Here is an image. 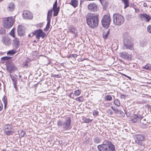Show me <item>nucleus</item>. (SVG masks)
Listing matches in <instances>:
<instances>
[{"mask_svg": "<svg viewBox=\"0 0 151 151\" xmlns=\"http://www.w3.org/2000/svg\"><path fill=\"white\" fill-rule=\"evenodd\" d=\"M87 24L90 27L93 28L98 26V16L97 14L88 13L86 16Z\"/></svg>", "mask_w": 151, "mask_h": 151, "instance_id": "f257e3e1", "label": "nucleus"}, {"mask_svg": "<svg viewBox=\"0 0 151 151\" xmlns=\"http://www.w3.org/2000/svg\"><path fill=\"white\" fill-rule=\"evenodd\" d=\"M97 148L99 151H115V146L111 142L108 140L104 141L101 145H98Z\"/></svg>", "mask_w": 151, "mask_h": 151, "instance_id": "f03ea898", "label": "nucleus"}, {"mask_svg": "<svg viewBox=\"0 0 151 151\" xmlns=\"http://www.w3.org/2000/svg\"><path fill=\"white\" fill-rule=\"evenodd\" d=\"M124 39V45L123 48L124 49L132 50L133 45L131 41V38L129 34L127 33H124L123 34Z\"/></svg>", "mask_w": 151, "mask_h": 151, "instance_id": "7ed1b4c3", "label": "nucleus"}, {"mask_svg": "<svg viewBox=\"0 0 151 151\" xmlns=\"http://www.w3.org/2000/svg\"><path fill=\"white\" fill-rule=\"evenodd\" d=\"M57 124L58 127L62 128L64 130H68L71 128V119L70 118L68 117L64 122L59 120L57 122Z\"/></svg>", "mask_w": 151, "mask_h": 151, "instance_id": "20e7f679", "label": "nucleus"}, {"mask_svg": "<svg viewBox=\"0 0 151 151\" xmlns=\"http://www.w3.org/2000/svg\"><path fill=\"white\" fill-rule=\"evenodd\" d=\"M113 22L116 25L120 26L124 22V17L119 14H115L113 15Z\"/></svg>", "mask_w": 151, "mask_h": 151, "instance_id": "39448f33", "label": "nucleus"}, {"mask_svg": "<svg viewBox=\"0 0 151 151\" xmlns=\"http://www.w3.org/2000/svg\"><path fill=\"white\" fill-rule=\"evenodd\" d=\"M3 21L4 27L6 29H9L13 26L14 19L12 17H7L4 18Z\"/></svg>", "mask_w": 151, "mask_h": 151, "instance_id": "423d86ee", "label": "nucleus"}, {"mask_svg": "<svg viewBox=\"0 0 151 151\" xmlns=\"http://www.w3.org/2000/svg\"><path fill=\"white\" fill-rule=\"evenodd\" d=\"M111 22L110 16L109 14L104 15L101 20V24L102 26L104 28H108L110 25Z\"/></svg>", "mask_w": 151, "mask_h": 151, "instance_id": "0eeeda50", "label": "nucleus"}, {"mask_svg": "<svg viewBox=\"0 0 151 151\" xmlns=\"http://www.w3.org/2000/svg\"><path fill=\"white\" fill-rule=\"evenodd\" d=\"M32 36L36 35V37L38 40H39L40 37L43 38L46 35V34L41 29L35 30L32 33Z\"/></svg>", "mask_w": 151, "mask_h": 151, "instance_id": "6e6552de", "label": "nucleus"}, {"mask_svg": "<svg viewBox=\"0 0 151 151\" xmlns=\"http://www.w3.org/2000/svg\"><path fill=\"white\" fill-rule=\"evenodd\" d=\"M145 137L143 134H138L136 135V137L135 138V142L141 146L142 145L143 143L141 141L144 140Z\"/></svg>", "mask_w": 151, "mask_h": 151, "instance_id": "1a4fd4ad", "label": "nucleus"}, {"mask_svg": "<svg viewBox=\"0 0 151 151\" xmlns=\"http://www.w3.org/2000/svg\"><path fill=\"white\" fill-rule=\"evenodd\" d=\"M12 127L10 124H6L4 125V130L5 134L7 135H10L12 134Z\"/></svg>", "mask_w": 151, "mask_h": 151, "instance_id": "9d476101", "label": "nucleus"}, {"mask_svg": "<svg viewBox=\"0 0 151 151\" xmlns=\"http://www.w3.org/2000/svg\"><path fill=\"white\" fill-rule=\"evenodd\" d=\"M87 8L90 11L94 12H96L98 9L97 5L94 2H92L89 4Z\"/></svg>", "mask_w": 151, "mask_h": 151, "instance_id": "9b49d317", "label": "nucleus"}, {"mask_svg": "<svg viewBox=\"0 0 151 151\" xmlns=\"http://www.w3.org/2000/svg\"><path fill=\"white\" fill-rule=\"evenodd\" d=\"M139 17L142 20L149 22L151 19V17L150 15L147 14L145 13L140 14Z\"/></svg>", "mask_w": 151, "mask_h": 151, "instance_id": "f8f14e48", "label": "nucleus"}, {"mask_svg": "<svg viewBox=\"0 0 151 151\" xmlns=\"http://www.w3.org/2000/svg\"><path fill=\"white\" fill-rule=\"evenodd\" d=\"M23 17L25 19H29L32 18V14L29 11L24 10L23 11Z\"/></svg>", "mask_w": 151, "mask_h": 151, "instance_id": "ddd939ff", "label": "nucleus"}, {"mask_svg": "<svg viewBox=\"0 0 151 151\" xmlns=\"http://www.w3.org/2000/svg\"><path fill=\"white\" fill-rule=\"evenodd\" d=\"M2 38L3 42L5 45H9L11 43V40L8 36H3Z\"/></svg>", "mask_w": 151, "mask_h": 151, "instance_id": "4468645a", "label": "nucleus"}, {"mask_svg": "<svg viewBox=\"0 0 151 151\" xmlns=\"http://www.w3.org/2000/svg\"><path fill=\"white\" fill-rule=\"evenodd\" d=\"M142 118V116L139 114H135L134 115L132 120L134 122H138L140 121Z\"/></svg>", "mask_w": 151, "mask_h": 151, "instance_id": "2eb2a0df", "label": "nucleus"}, {"mask_svg": "<svg viewBox=\"0 0 151 151\" xmlns=\"http://www.w3.org/2000/svg\"><path fill=\"white\" fill-rule=\"evenodd\" d=\"M17 32L18 34L20 37L24 35V28L21 25H19L18 27Z\"/></svg>", "mask_w": 151, "mask_h": 151, "instance_id": "dca6fc26", "label": "nucleus"}, {"mask_svg": "<svg viewBox=\"0 0 151 151\" xmlns=\"http://www.w3.org/2000/svg\"><path fill=\"white\" fill-rule=\"evenodd\" d=\"M119 55L122 58L124 59H129L131 58L130 55L128 54L127 53L125 52L120 53Z\"/></svg>", "mask_w": 151, "mask_h": 151, "instance_id": "f3484780", "label": "nucleus"}, {"mask_svg": "<svg viewBox=\"0 0 151 151\" xmlns=\"http://www.w3.org/2000/svg\"><path fill=\"white\" fill-rule=\"evenodd\" d=\"M15 8V5L13 2H11L8 4L6 9L9 12H12L14 11Z\"/></svg>", "mask_w": 151, "mask_h": 151, "instance_id": "a211bd4d", "label": "nucleus"}, {"mask_svg": "<svg viewBox=\"0 0 151 151\" xmlns=\"http://www.w3.org/2000/svg\"><path fill=\"white\" fill-rule=\"evenodd\" d=\"M69 29L70 32L74 34L75 35V37L76 36L78 32L76 28L73 26H71Z\"/></svg>", "mask_w": 151, "mask_h": 151, "instance_id": "6ab92c4d", "label": "nucleus"}, {"mask_svg": "<svg viewBox=\"0 0 151 151\" xmlns=\"http://www.w3.org/2000/svg\"><path fill=\"white\" fill-rule=\"evenodd\" d=\"M69 4L74 8H76L78 6V1L77 0H71Z\"/></svg>", "mask_w": 151, "mask_h": 151, "instance_id": "aec40b11", "label": "nucleus"}, {"mask_svg": "<svg viewBox=\"0 0 151 151\" xmlns=\"http://www.w3.org/2000/svg\"><path fill=\"white\" fill-rule=\"evenodd\" d=\"M14 39L13 40V43L14 45L16 47H19L20 44V42L19 39L17 37H15Z\"/></svg>", "mask_w": 151, "mask_h": 151, "instance_id": "412c9836", "label": "nucleus"}, {"mask_svg": "<svg viewBox=\"0 0 151 151\" xmlns=\"http://www.w3.org/2000/svg\"><path fill=\"white\" fill-rule=\"evenodd\" d=\"M53 9L54 12L53 15L54 16H57L58 15L59 12L60 10V7H58V8H54Z\"/></svg>", "mask_w": 151, "mask_h": 151, "instance_id": "4be33fe9", "label": "nucleus"}, {"mask_svg": "<svg viewBox=\"0 0 151 151\" xmlns=\"http://www.w3.org/2000/svg\"><path fill=\"white\" fill-rule=\"evenodd\" d=\"M2 101L4 104V108L5 109L6 108V106L7 104V97L6 96L4 95L2 99Z\"/></svg>", "mask_w": 151, "mask_h": 151, "instance_id": "5701e85b", "label": "nucleus"}, {"mask_svg": "<svg viewBox=\"0 0 151 151\" xmlns=\"http://www.w3.org/2000/svg\"><path fill=\"white\" fill-rule=\"evenodd\" d=\"M142 68L144 69L151 70V64H147L146 65L142 67Z\"/></svg>", "mask_w": 151, "mask_h": 151, "instance_id": "b1692460", "label": "nucleus"}, {"mask_svg": "<svg viewBox=\"0 0 151 151\" xmlns=\"http://www.w3.org/2000/svg\"><path fill=\"white\" fill-rule=\"evenodd\" d=\"M122 2L124 4V9L126 8L129 6V1L128 0H122Z\"/></svg>", "mask_w": 151, "mask_h": 151, "instance_id": "393cba45", "label": "nucleus"}, {"mask_svg": "<svg viewBox=\"0 0 151 151\" xmlns=\"http://www.w3.org/2000/svg\"><path fill=\"white\" fill-rule=\"evenodd\" d=\"M93 141L95 143L98 144L101 142V139L99 137H95L93 139Z\"/></svg>", "mask_w": 151, "mask_h": 151, "instance_id": "a878e982", "label": "nucleus"}, {"mask_svg": "<svg viewBox=\"0 0 151 151\" xmlns=\"http://www.w3.org/2000/svg\"><path fill=\"white\" fill-rule=\"evenodd\" d=\"M109 30H108L106 32H104L103 34V38L104 39H106L107 38V37L109 35Z\"/></svg>", "mask_w": 151, "mask_h": 151, "instance_id": "bb28decb", "label": "nucleus"}, {"mask_svg": "<svg viewBox=\"0 0 151 151\" xmlns=\"http://www.w3.org/2000/svg\"><path fill=\"white\" fill-rule=\"evenodd\" d=\"M16 51L14 50H12L9 51L7 53L8 55H13L16 53Z\"/></svg>", "mask_w": 151, "mask_h": 151, "instance_id": "cd10ccee", "label": "nucleus"}, {"mask_svg": "<svg viewBox=\"0 0 151 151\" xmlns=\"http://www.w3.org/2000/svg\"><path fill=\"white\" fill-rule=\"evenodd\" d=\"M19 135L20 137H24L25 134V133L24 131L20 130V131L19 132Z\"/></svg>", "mask_w": 151, "mask_h": 151, "instance_id": "c85d7f7f", "label": "nucleus"}, {"mask_svg": "<svg viewBox=\"0 0 151 151\" xmlns=\"http://www.w3.org/2000/svg\"><path fill=\"white\" fill-rule=\"evenodd\" d=\"M6 33V31L5 29L3 27L0 28V34L4 35Z\"/></svg>", "mask_w": 151, "mask_h": 151, "instance_id": "c756f323", "label": "nucleus"}, {"mask_svg": "<svg viewBox=\"0 0 151 151\" xmlns=\"http://www.w3.org/2000/svg\"><path fill=\"white\" fill-rule=\"evenodd\" d=\"M114 104L116 106H119L120 105V101L118 99H115L114 101Z\"/></svg>", "mask_w": 151, "mask_h": 151, "instance_id": "7c9ffc66", "label": "nucleus"}, {"mask_svg": "<svg viewBox=\"0 0 151 151\" xmlns=\"http://www.w3.org/2000/svg\"><path fill=\"white\" fill-rule=\"evenodd\" d=\"M83 121L84 122L89 123L90 122H91V120L90 119H87L86 118H83L82 119Z\"/></svg>", "mask_w": 151, "mask_h": 151, "instance_id": "2f4dec72", "label": "nucleus"}, {"mask_svg": "<svg viewBox=\"0 0 151 151\" xmlns=\"http://www.w3.org/2000/svg\"><path fill=\"white\" fill-rule=\"evenodd\" d=\"M50 22H47V24L46 27L44 29V30L45 31H47L49 29L50 27Z\"/></svg>", "mask_w": 151, "mask_h": 151, "instance_id": "473e14b6", "label": "nucleus"}, {"mask_svg": "<svg viewBox=\"0 0 151 151\" xmlns=\"http://www.w3.org/2000/svg\"><path fill=\"white\" fill-rule=\"evenodd\" d=\"M81 90H77L75 91L74 94L76 96H78L81 94Z\"/></svg>", "mask_w": 151, "mask_h": 151, "instance_id": "72a5a7b5", "label": "nucleus"}, {"mask_svg": "<svg viewBox=\"0 0 151 151\" xmlns=\"http://www.w3.org/2000/svg\"><path fill=\"white\" fill-rule=\"evenodd\" d=\"M10 34L14 38L15 37L14 35V29H12L10 33Z\"/></svg>", "mask_w": 151, "mask_h": 151, "instance_id": "f704fd0d", "label": "nucleus"}, {"mask_svg": "<svg viewBox=\"0 0 151 151\" xmlns=\"http://www.w3.org/2000/svg\"><path fill=\"white\" fill-rule=\"evenodd\" d=\"M12 80L13 81V85L14 86V87L15 88L16 90L17 89V82L16 81H14V79H13L12 77Z\"/></svg>", "mask_w": 151, "mask_h": 151, "instance_id": "c9c22d12", "label": "nucleus"}, {"mask_svg": "<svg viewBox=\"0 0 151 151\" xmlns=\"http://www.w3.org/2000/svg\"><path fill=\"white\" fill-rule=\"evenodd\" d=\"M112 99V98L110 95H107L106 97V99L107 100L111 101Z\"/></svg>", "mask_w": 151, "mask_h": 151, "instance_id": "e433bc0d", "label": "nucleus"}, {"mask_svg": "<svg viewBox=\"0 0 151 151\" xmlns=\"http://www.w3.org/2000/svg\"><path fill=\"white\" fill-rule=\"evenodd\" d=\"M147 29L148 32L151 34V25H149L147 26Z\"/></svg>", "mask_w": 151, "mask_h": 151, "instance_id": "4c0bfd02", "label": "nucleus"}, {"mask_svg": "<svg viewBox=\"0 0 151 151\" xmlns=\"http://www.w3.org/2000/svg\"><path fill=\"white\" fill-rule=\"evenodd\" d=\"M52 10H49L48 12L47 13V16H51L52 14Z\"/></svg>", "mask_w": 151, "mask_h": 151, "instance_id": "58836bf2", "label": "nucleus"}, {"mask_svg": "<svg viewBox=\"0 0 151 151\" xmlns=\"http://www.w3.org/2000/svg\"><path fill=\"white\" fill-rule=\"evenodd\" d=\"M84 101V98L83 96H81L79 97L78 101L82 102Z\"/></svg>", "mask_w": 151, "mask_h": 151, "instance_id": "ea45409f", "label": "nucleus"}, {"mask_svg": "<svg viewBox=\"0 0 151 151\" xmlns=\"http://www.w3.org/2000/svg\"><path fill=\"white\" fill-rule=\"evenodd\" d=\"M1 59L4 60H8L10 59V58L8 57L5 56L2 57Z\"/></svg>", "mask_w": 151, "mask_h": 151, "instance_id": "a19ab883", "label": "nucleus"}, {"mask_svg": "<svg viewBox=\"0 0 151 151\" xmlns=\"http://www.w3.org/2000/svg\"><path fill=\"white\" fill-rule=\"evenodd\" d=\"M27 62H24L23 63L22 65L24 67H27L28 66V63Z\"/></svg>", "mask_w": 151, "mask_h": 151, "instance_id": "79ce46f5", "label": "nucleus"}, {"mask_svg": "<svg viewBox=\"0 0 151 151\" xmlns=\"http://www.w3.org/2000/svg\"><path fill=\"white\" fill-rule=\"evenodd\" d=\"M56 8H58V7H57V1H55V3L53 4V9Z\"/></svg>", "mask_w": 151, "mask_h": 151, "instance_id": "37998d69", "label": "nucleus"}, {"mask_svg": "<svg viewBox=\"0 0 151 151\" xmlns=\"http://www.w3.org/2000/svg\"><path fill=\"white\" fill-rule=\"evenodd\" d=\"M93 114L94 115L96 116L98 115L99 112L97 111L96 110H94L93 111Z\"/></svg>", "mask_w": 151, "mask_h": 151, "instance_id": "c03bdc74", "label": "nucleus"}, {"mask_svg": "<svg viewBox=\"0 0 151 151\" xmlns=\"http://www.w3.org/2000/svg\"><path fill=\"white\" fill-rule=\"evenodd\" d=\"M43 26V24L42 23H39L37 25V28H41Z\"/></svg>", "mask_w": 151, "mask_h": 151, "instance_id": "a18cd8bd", "label": "nucleus"}, {"mask_svg": "<svg viewBox=\"0 0 151 151\" xmlns=\"http://www.w3.org/2000/svg\"><path fill=\"white\" fill-rule=\"evenodd\" d=\"M113 110L114 111L115 113L117 114H118L119 112V110L116 108H115Z\"/></svg>", "mask_w": 151, "mask_h": 151, "instance_id": "49530a36", "label": "nucleus"}, {"mask_svg": "<svg viewBox=\"0 0 151 151\" xmlns=\"http://www.w3.org/2000/svg\"><path fill=\"white\" fill-rule=\"evenodd\" d=\"M51 16H47V22H50V19H51Z\"/></svg>", "mask_w": 151, "mask_h": 151, "instance_id": "de8ad7c7", "label": "nucleus"}, {"mask_svg": "<svg viewBox=\"0 0 151 151\" xmlns=\"http://www.w3.org/2000/svg\"><path fill=\"white\" fill-rule=\"evenodd\" d=\"M146 106L148 110L151 112V106L150 105L147 104Z\"/></svg>", "mask_w": 151, "mask_h": 151, "instance_id": "09e8293b", "label": "nucleus"}, {"mask_svg": "<svg viewBox=\"0 0 151 151\" xmlns=\"http://www.w3.org/2000/svg\"><path fill=\"white\" fill-rule=\"evenodd\" d=\"M107 112L111 115L113 114V112L111 109H108Z\"/></svg>", "mask_w": 151, "mask_h": 151, "instance_id": "8fccbe9b", "label": "nucleus"}, {"mask_svg": "<svg viewBox=\"0 0 151 151\" xmlns=\"http://www.w3.org/2000/svg\"><path fill=\"white\" fill-rule=\"evenodd\" d=\"M3 108V106L2 103L0 101V111H1Z\"/></svg>", "mask_w": 151, "mask_h": 151, "instance_id": "3c124183", "label": "nucleus"}, {"mask_svg": "<svg viewBox=\"0 0 151 151\" xmlns=\"http://www.w3.org/2000/svg\"><path fill=\"white\" fill-rule=\"evenodd\" d=\"M143 6L145 7H148L147 4L146 3L144 2L143 4Z\"/></svg>", "mask_w": 151, "mask_h": 151, "instance_id": "603ef678", "label": "nucleus"}, {"mask_svg": "<svg viewBox=\"0 0 151 151\" xmlns=\"http://www.w3.org/2000/svg\"><path fill=\"white\" fill-rule=\"evenodd\" d=\"M123 75L124 76H125L127 77V78H128L129 79H131V78L130 77H129V76H127V75H126L125 74H123Z\"/></svg>", "mask_w": 151, "mask_h": 151, "instance_id": "864d4df0", "label": "nucleus"}, {"mask_svg": "<svg viewBox=\"0 0 151 151\" xmlns=\"http://www.w3.org/2000/svg\"><path fill=\"white\" fill-rule=\"evenodd\" d=\"M16 68V67L15 66H11V70H14V69Z\"/></svg>", "mask_w": 151, "mask_h": 151, "instance_id": "5fc2aeb1", "label": "nucleus"}, {"mask_svg": "<svg viewBox=\"0 0 151 151\" xmlns=\"http://www.w3.org/2000/svg\"><path fill=\"white\" fill-rule=\"evenodd\" d=\"M31 59L29 58H27V62L28 63H29V62L31 61Z\"/></svg>", "mask_w": 151, "mask_h": 151, "instance_id": "6e6d98bb", "label": "nucleus"}, {"mask_svg": "<svg viewBox=\"0 0 151 151\" xmlns=\"http://www.w3.org/2000/svg\"><path fill=\"white\" fill-rule=\"evenodd\" d=\"M74 57V55H70V56H69V58L71 57Z\"/></svg>", "mask_w": 151, "mask_h": 151, "instance_id": "4d7b16f0", "label": "nucleus"}, {"mask_svg": "<svg viewBox=\"0 0 151 151\" xmlns=\"http://www.w3.org/2000/svg\"><path fill=\"white\" fill-rule=\"evenodd\" d=\"M33 36H32V33L31 34H29L28 35V37H32Z\"/></svg>", "mask_w": 151, "mask_h": 151, "instance_id": "13d9d810", "label": "nucleus"}, {"mask_svg": "<svg viewBox=\"0 0 151 151\" xmlns=\"http://www.w3.org/2000/svg\"><path fill=\"white\" fill-rule=\"evenodd\" d=\"M119 112L121 114H122V113H123V112L122 111H121L119 110Z\"/></svg>", "mask_w": 151, "mask_h": 151, "instance_id": "bf43d9fd", "label": "nucleus"}, {"mask_svg": "<svg viewBox=\"0 0 151 151\" xmlns=\"http://www.w3.org/2000/svg\"><path fill=\"white\" fill-rule=\"evenodd\" d=\"M58 76V75L55 74L53 76L55 77H57Z\"/></svg>", "mask_w": 151, "mask_h": 151, "instance_id": "052dcab7", "label": "nucleus"}, {"mask_svg": "<svg viewBox=\"0 0 151 151\" xmlns=\"http://www.w3.org/2000/svg\"><path fill=\"white\" fill-rule=\"evenodd\" d=\"M111 108L113 110L114 109V108H115V107H114L113 106H111Z\"/></svg>", "mask_w": 151, "mask_h": 151, "instance_id": "680f3d73", "label": "nucleus"}, {"mask_svg": "<svg viewBox=\"0 0 151 151\" xmlns=\"http://www.w3.org/2000/svg\"><path fill=\"white\" fill-rule=\"evenodd\" d=\"M78 98L79 97L77 98L76 99V100L78 101Z\"/></svg>", "mask_w": 151, "mask_h": 151, "instance_id": "e2e57ef3", "label": "nucleus"}, {"mask_svg": "<svg viewBox=\"0 0 151 151\" xmlns=\"http://www.w3.org/2000/svg\"><path fill=\"white\" fill-rule=\"evenodd\" d=\"M80 0L81 4V2L83 1V0Z\"/></svg>", "mask_w": 151, "mask_h": 151, "instance_id": "0e129e2a", "label": "nucleus"}, {"mask_svg": "<svg viewBox=\"0 0 151 151\" xmlns=\"http://www.w3.org/2000/svg\"><path fill=\"white\" fill-rule=\"evenodd\" d=\"M3 0H0V2L2 1H3Z\"/></svg>", "mask_w": 151, "mask_h": 151, "instance_id": "69168bd1", "label": "nucleus"}, {"mask_svg": "<svg viewBox=\"0 0 151 151\" xmlns=\"http://www.w3.org/2000/svg\"><path fill=\"white\" fill-rule=\"evenodd\" d=\"M1 151H6L5 150H2Z\"/></svg>", "mask_w": 151, "mask_h": 151, "instance_id": "338daca9", "label": "nucleus"}, {"mask_svg": "<svg viewBox=\"0 0 151 151\" xmlns=\"http://www.w3.org/2000/svg\"><path fill=\"white\" fill-rule=\"evenodd\" d=\"M34 42H36V41H35H35H34Z\"/></svg>", "mask_w": 151, "mask_h": 151, "instance_id": "774afa93", "label": "nucleus"}]
</instances>
